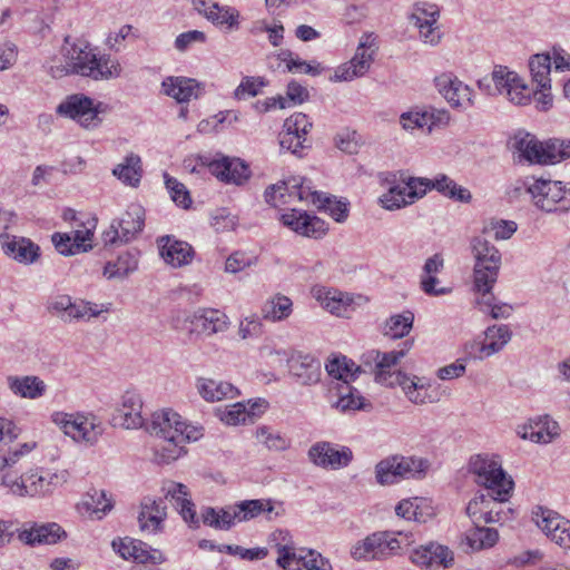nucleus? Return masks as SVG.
Returning a JSON list of instances; mask_svg holds the SVG:
<instances>
[{
  "label": "nucleus",
  "mask_w": 570,
  "mask_h": 570,
  "mask_svg": "<svg viewBox=\"0 0 570 570\" xmlns=\"http://www.w3.org/2000/svg\"><path fill=\"white\" fill-rule=\"evenodd\" d=\"M69 40V37L65 38L66 46L62 50L71 73L94 80H107L120 75L121 67L118 61L109 56L97 57L86 41L78 40L70 45Z\"/></svg>",
  "instance_id": "f257e3e1"
},
{
  "label": "nucleus",
  "mask_w": 570,
  "mask_h": 570,
  "mask_svg": "<svg viewBox=\"0 0 570 570\" xmlns=\"http://www.w3.org/2000/svg\"><path fill=\"white\" fill-rule=\"evenodd\" d=\"M469 471L475 475V482L487 489L498 502L509 500L513 490V480L507 475L501 463L487 454H476L469 461Z\"/></svg>",
  "instance_id": "f03ea898"
},
{
  "label": "nucleus",
  "mask_w": 570,
  "mask_h": 570,
  "mask_svg": "<svg viewBox=\"0 0 570 570\" xmlns=\"http://www.w3.org/2000/svg\"><path fill=\"white\" fill-rule=\"evenodd\" d=\"M326 372L330 376L341 381L336 385L338 400L335 403V407L341 412L368 410L372 404L366 401L357 389L350 384V381H354L356 375L354 373V362L346 356L334 357L328 361L325 365Z\"/></svg>",
  "instance_id": "7ed1b4c3"
},
{
  "label": "nucleus",
  "mask_w": 570,
  "mask_h": 570,
  "mask_svg": "<svg viewBox=\"0 0 570 570\" xmlns=\"http://www.w3.org/2000/svg\"><path fill=\"white\" fill-rule=\"evenodd\" d=\"M471 253L475 259L473 268L474 288L478 293H488L497 283L501 266V253L483 236L470 240Z\"/></svg>",
  "instance_id": "20e7f679"
},
{
  "label": "nucleus",
  "mask_w": 570,
  "mask_h": 570,
  "mask_svg": "<svg viewBox=\"0 0 570 570\" xmlns=\"http://www.w3.org/2000/svg\"><path fill=\"white\" fill-rule=\"evenodd\" d=\"M429 468L426 459L394 454L375 465V479L381 485H391L403 479H421Z\"/></svg>",
  "instance_id": "39448f33"
},
{
  "label": "nucleus",
  "mask_w": 570,
  "mask_h": 570,
  "mask_svg": "<svg viewBox=\"0 0 570 570\" xmlns=\"http://www.w3.org/2000/svg\"><path fill=\"white\" fill-rule=\"evenodd\" d=\"M181 416L171 411L163 410L155 412L150 423L146 426L147 432L163 439L167 445L163 446V456L167 460H176L181 455Z\"/></svg>",
  "instance_id": "423d86ee"
},
{
  "label": "nucleus",
  "mask_w": 570,
  "mask_h": 570,
  "mask_svg": "<svg viewBox=\"0 0 570 570\" xmlns=\"http://www.w3.org/2000/svg\"><path fill=\"white\" fill-rule=\"evenodd\" d=\"M106 110L104 102H96L83 94L67 96L56 108L58 116L71 119L86 129L98 127L102 121L100 115Z\"/></svg>",
  "instance_id": "0eeeda50"
},
{
  "label": "nucleus",
  "mask_w": 570,
  "mask_h": 570,
  "mask_svg": "<svg viewBox=\"0 0 570 570\" xmlns=\"http://www.w3.org/2000/svg\"><path fill=\"white\" fill-rule=\"evenodd\" d=\"M527 191L531 195L534 205L547 213L568 210L570 207V183L544 178L532 179L527 183Z\"/></svg>",
  "instance_id": "6e6552de"
},
{
  "label": "nucleus",
  "mask_w": 570,
  "mask_h": 570,
  "mask_svg": "<svg viewBox=\"0 0 570 570\" xmlns=\"http://www.w3.org/2000/svg\"><path fill=\"white\" fill-rule=\"evenodd\" d=\"M400 179L404 184L403 186L393 185L379 198L381 206L387 210H396L411 205L425 196L428 190H431V179L429 178L405 177L401 174Z\"/></svg>",
  "instance_id": "1a4fd4ad"
},
{
  "label": "nucleus",
  "mask_w": 570,
  "mask_h": 570,
  "mask_svg": "<svg viewBox=\"0 0 570 570\" xmlns=\"http://www.w3.org/2000/svg\"><path fill=\"white\" fill-rule=\"evenodd\" d=\"M52 422L57 424L66 435L75 441H83L95 444L104 432L101 422L95 415L69 414L65 412H55Z\"/></svg>",
  "instance_id": "9d476101"
},
{
  "label": "nucleus",
  "mask_w": 570,
  "mask_h": 570,
  "mask_svg": "<svg viewBox=\"0 0 570 570\" xmlns=\"http://www.w3.org/2000/svg\"><path fill=\"white\" fill-rule=\"evenodd\" d=\"M402 541L392 532L377 531L357 541L351 549V557L356 560H384L397 553Z\"/></svg>",
  "instance_id": "9b49d317"
},
{
  "label": "nucleus",
  "mask_w": 570,
  "mask_h": 570,
  "mask_svg": "<svg viewBox=\"0 0 570 570\" xmlns=\"http://www.w3.org/2000/svg\"><path fill=\"white\" fill-rule=\"evenodd\" d=\"M313 125L303 112H295L285 119L283 130L279 134V146L282 150L303 157L305 150L311 148L307 135Z\"/></svg>",
  "instance_id": "f8f14e48"
},
{
  "label": "nucleus",
  "mask_w": 570,
  "mask_h": 570,
  "mask_svg": "<svg viewBox=\"0 0 570 570\" xmlns=\"http://www.w3.org/2000/svg\"><path fill=\"white\" fill-rule=\"evenodd\" d=\"M47 308L65 323L89 321L101 313L97 304L83 299L73 301L71 296L65 294L52 297Z\"/></svg>",
  "instance_id": "ddd939ff"
},
{
  "label": "nucleus",
  "mask_w": 570,
  "mask_h": 570,
  "mask_svg": "<svg viewBox=\"0 0 570 570\" xmlns=\"http://www.w3.org/2000/svg\"><path fill=\"white\" fill-rule=\"evenodd\" d=\"M276 547V563L284 570H332L331 562L313 550L297 554L294 547L287 543H277Z\"/></svg>",
  "instance_id": "4468645a"
},
{
  "label": "nucleus",
  "mask_w": 570,
  "mask_h": 570,
  "mask_svg": "<svg viewBox=\"0 0 570 570\" xmlns=\"http://www.w3.org/2000/svg\"><path fill=\"white\" fill-rule=\"evenodd\" d=\"M307 455L314 465L326 470L346 468L353 460V452L348 446L326 441L314 443L309 448Z\"/></svg>",
  "instance_id": "2eb2a0df"
},
{
  "label": "nucleus",
  "mask_w": 570,
  "mask_h": 570,
  "mask_svg": "<svg viewBox=\"0 0 570 570\" xmlns=\"http://www.w3.org/2000/svg\"><path fill=\"white\" fill-rule=\"evenodd\" d=\"M533 519L551 541L563 549H570V520L543 507H537Z\"/></svg>",
  "instance_id": "dca6fc26"
},
{
  "label": "nucleus",
  "mask_w": 570,
  "mask_h": 570,
  "mask_svg": "<svg viewBox=\"0 0 570 570\" xmlns=\"http://www.w3.org/2000/svg\"><path fill=\"white\" fill-rule=\"evenodd\" d=\"M111 544L114 550L125 560L150 564H161L166 561L160 550L153 549L140 540L125 538L114 540Z\"/></svg>",
  "instance_id": "f3484780"
},
{
  "label": "nucleus",
  "mask_w": 570,
  "mask_h": 570,
  "mask_svg": "<svg viewBox=\"0 0 570 570\" xmlns=\"http://www.w3.org/2000/svg\"><path fill=\"white\" fill-rule=\"evenodd\" d=\"M289 374L304 386L317 384L322 376V364L318 358L308 353L293 352L287 357Z\"/></svg>",
  "instance_id": "a211bd4d"
},
{
  "label": "nucleus",
  "mask_w": 570,
  "mask_h": 570,
  "mask_svg": "<svg viewBox=\"0 0 570 570\" xmlns=\"http://www.w3.org/2000/svg\"><path fill=\"white\" fill-rule=\"evenodd\" d=\"M434 83L442 97L455 108H468L473 105L472 90L451 72L434 78Z\"/></svg>",
  "instance_id": "6ab92c4d"
},
{
  "label": "nucleus",
  "mask_w": 570,
  "mask_h": 570,
  "mask_svg": "<svg viewBox=\"0 0 570 570\" xmlns=\"http://www.w3.org/2000/svg\"><path fill=\"white\" fill-rule=\"evenodd\" d=\"M114 425L125 429H139L144 426L141 396L134 391L122 394L118 406L112 414Z\"/></svg>",
  "instance_id": "aec40b11"
},
{
  "label": "nucleus",
  "mask_w": 570,
  "mask_h": 570,
  "mask_svg": "<svg viewBox=\"0 0 570 570\" xmlns=\"http://www.w3.org/2000/svg\"><path fill=\"white\" fill-rule=\"evenodd\" d=\"M518 435L539 444H548L560 435V426L550 415L529 419L528 423L518 426Z\"/></svg>",
  "instance_id": "412c9836"
},
{
  "label": "nucleus",
  "mask_w": 570,
  "mask_h": 570,
  "mask_svg": "<svg viewBox=\"0 0 570 570\" xmlns=\"http://www.w3.org/2000/svg\"><path fill=\"white\" fill-rule=\"evenodd\" d=\"M281 222L296 234L312 238L323 237L328 229L323 219L297 209L283 214Z\"/></svg>",
  "instance_id": "4be33fe9"
},
{
  "label": "nucleus",
  "mask_w": 570,
  "mask_h": 570,
  "mask_svg": "<svg viewBox=\"0 0 570 570\" xmlns=\"http://www.w3.org/2000/svg\"><path fill=\"white\" fill-rule=\"evenodd\" d=\"M209 171L226 184L243 185L250 177L248 165L239 158L220 156L208 163Z\"/></svg>",
  "instance_id": "5701e85b"
},
{
  "label": "nucleus",
  "mask_w": 570,
  "mask_h": 570,
  "mask_svg": "<svg viewBox=\"0 0 570 570\" xmlns=\"http://www.w3.org/2000/svg\"><path fill=\"white\" fill-rule=\"evenodd\" d=\"M165 499L169 500L178 510L183 519L193 528L199 527V519L196 515L195 505L190 500L188 488L178 482L168 481L164 484Z\"/></svg>",
  "instance_id": "b1692460"
},
{
  "label": "nucleus",
  "mask_w": 570,
  "mask_h": 570,
  "mask_svg": "<svg viewBox=\"0 0 570 570\" xmlns=\"http://www.w3.org/2000/svg\"><path fill=\"white\" fill-rule=\"evenodd\" d=\"M411 561L422 568L442 566L450 568L453 564V552L445 546L429 542L414 549L410 556Z\"/></svg>",
  "instance_id": "393cba45"
},
{
  "label": "nucleus",
  "mask_w": 570,
  "mask_h": 570,
  "mask_svg": "<svg viewBox=\"0 0 570 570\" xmlns=\"http://www.w3.org/2000/svg\"><path fill=\"white\" fill-rule=\"evenodd\" d=\"M157 243L161 257L173 267H181L191 263L195 252L187 242L166 235L158 238Z\"/></svg>",
  "instance_id": "a878e982"
},
{
  "label": "nucleus",
  "mask_w": 570,
  "mask_h": 570,
  "mask_svg": "<svg viewBox=\"0 0 570 570\" xmlns=\"http://www.w3.org/2000/svg\"><path fill=\"white\" fill-rule=\"evenodd\" d=\"M167 517L166 505L163 499L145 497L140 503L138 522L141 531L156 533L161 531Z\"/></svg>",
  "instance_id": "bb28decb"
},
{
  "label": "nucleus",
  "mask_w": 570,
  "mask_h": 570,
  "mask_svg": "<svg viewBox=\"0 0 570 570\" xmlns=\"http://www.w3.org/2000/svg\"><path fill=\"white\" fill-rule=\"evenodd\" d=\"M0 244L6 255L22 264H31L39 257V246L24 237L0 235Z\"/></svg>",
  "instance_id": "cd10ccee"
},
{
  "label": "nucleus",
  "mask_w": 570,
  "mask_h": 570,
  "mask_svg": "<svg viewBox=\"0 0 570 570\" xmlns=\"http://www.w3.org/2000/svg\"><path fill=\"white\" fill-rule=\"evenodd\" d=\"M66 531L55 522L46 524L35 523L29 529L19 532L18 538L28 546L55 544L66 538Z\"/></svg>",
  "instance_id": "c85d7f7f"
},
{
  "label": "nucleus",
  "mask_w": 570,
  "mask_h": 570,
  "mask_svg": "<svg viewBox=\"0 0 570 570\" xmlns=\"http://www.w3.org/2000/svg\"><path fill=\"white\" fill-rule=\"evenodd\" d=\"M236 511L239 514V522H245L266 513L267 520H273L284 513L282 503L277 505L271 499L244 500L235 503Z\"/></svg>",
  "instance_id": "c756f323"
},
{
  "label": "nucleus",
  "mask_w": 570,
  "mask_h": 570,
  "mask_svg": "<svg viewBox=\"0 0 570 570\" xmlns=\"http://www.w3.org/2000/svg\"><path fill=\"white\" fill-rule=\"evenodd\" d=\"M164 92L177 102H188L191 98L200 96L202 86L193 78L167 77L161 83Z\"/></svg>",
  "instance_id": "7c9ffc66"
},
{
  "label": "nucleus",
  "mask_w": 570,
  "mask_h": 570,
  "mask_svg": "<svg viewBox=\"0 0 570 570\" xmlns=\"http://www.w3.org/2000/svg\"><path fill=\"white\" fill-rule=\"evenodd\" d=\"M193 331H203L212 335L227 330V316L218 309H202L186 317Z\"/></svg>",
  "instance_id": "2f4dec72"
},
{
  "label": "nucleus",
  "mask_w": 570,
  "mask_h": 570,
  "mask_svg": "<svg viewBox=\"0 0 570 570\" xmlns=\"http://www.w3.org/2000/svg\"><path fill=\"white\" fill-rule=\"evenodd\" d=\"M198 519L205 525L216 530H229L239 522V514L236 511V504L226 505L220 509L204 507Z\"/></svg>",
  "instance_id": "473e14b6"
},
{
  "label": "nucleus",
  "mask_w": 570,
  "mask_h": 570,
  "mask_svg": "<svg viewBox=\"0 0 570 570\" xmlns=\"http://www.w3.org/2000/svg\"><path fill=\"white\" fill-rule=\"evenodd\" d=\"M8 386L14 395L30 400L43 396L47 391L46 383L36 375L9 376Z\"/></svg>",
  "instance_id": "72a5a7b5"
},
{
  "label": "nucleus",
  "mask_w": 570,
  "mask_h": 570,
  "mask_svg": "<svg viewBox=\"0 0 570 570\" xmlns=\"http://www.w3.org/2000/svg\"><path fill=\"white\" fill-rule=\"evenodd\" d=\"M114 222L121 232V243H128L142 230L145 210L141 206L131 204L122 216Z\"/></svg>",
  "instance_id": "f704fd0d"
},
{
  "label": "nucleus",
  "mask_w": 570,
  "mask_h": 570,
  "mask_svg": "<svg viewBox=\"0 0 570 570\" xmlns=\"http://www.w3.org/2000/svg\"><path fill=\"white\" fill-rule=\"evenodd\" d=\"M518 78V75L507 67L495 66L491 77L480 79L478 86L490 96L502 95Z\"/></svg>",
  "instance_id": "c9c22d12"
},
{
  "label": "nucleus",
  "mask_w": 570,
  "mask_h": 570,
  "mask_svg": "<svg viewBox=\"0 0 570 570\" xmlns=\"http://www.w3.org/2000/svg\"><path fill=\"white\" fill-rule=\"evenodd\" d=\"M376 50V37L373 33L363 35L354 57L348 61L354 68L353 75H360L362 77L368 71Z\"/></svg>",
  "instance_id": "e433bc0d"
},
{
  "label": "nucleus",
  "mask_w": 570,
  "mask_h": 570,
  "mask_svg": "<svg viewBox=\"0 0 570 570\" xmlns=\"http://www.w3.org/2000/svg\"><path fill=\"white\" fill-rule=\"evenodd\" d=\"M197 390L202 397L208 402L233 399L238 394V390L233 384L205 377L198 379Z\"/></svg>",
  "instance_id": "4c0bfd02"
},
{
  "label": "nucleus",
  "mask_w": 570,
  "mask_h": 570,
  "mask_svg": "<svg viewBox=\"0 0 570 570\" xmlns=\"http://www.w3.org/2000/svg\"><path fill=\"white\" fill-rule=\"evenodd\" d=\"M411 346L412 342L406 341L404 342V348L386 353L380 352L379 363L376 364V367H379V373H376V382L391 386V381H394L395 376L401 373L400 371L391 372V368L405 356Z\"/></svg>",
  "instance_id": "58836bf2"
},
{
  "label": "nucleus",
  "mask_w": 570,
  "mask_h": 570,
  "mask_svg": "<svg viewBox=\"0 0 570 570\" xmlns=\"http://www.w3.org/2000/svg\"><path fill=\"white\" fill-rule=\"evenodd\" d=\"M267 407L265 400L253 403L249 409L243 403L233 404L222 415V421L228 425H237L239 423H253L254 419Z\"/></svg>",
  "instance_id": "ea45409f"
},
{
  "label": "nucleus",
  "mask_w": 570,
  "mask_h": 570,
  "mask_svg": "<svg viewBox=\"0 0 570 570\" xmlns=\"http://www.w3.org/2000/svg\"><path fill=\"white\" fill-rule=\"evenodd\" d=\"M395 512L401 518L414 520L419 523L426 522L434 514L428 501L417 497L402 500L396 505Z\"/></svg>",
  "instance_id": "a19ab883"
},
{
  "label": "nucleus",
  "mask_w": 570,
  "mask_h": 570,
  "mask_svg": "<svg viewBox=\"0 0 570 570\" xmlns=\"http://www.w3.org/2000/svg\"><path fill=\"white\" fill-rule=\"evenodd\" d=\"M315 297L324 308L337 316H345L352 304L347 294L326 287L315 289Z\"/></svg>",
  "instance_id": "79ce46f5"
},
{
  "label": "nucleus",
  "mask_w": 570,
  "mask_h": 570,
  "mask_svg": "<svg viewBox=\"0 0 570 570\" xmlns=\"http://www.w3.org/2000/svg\"><path fill=\"white\" fill-rule=\"evenodd\" d=\"M29 483V497L45 495L50 493L57 485L67 480L66 472L58 473H31L27 475Z\"/></svg>",
  "instance_id": "37998d69"
},
{
  "label": "nucleus",
  "mask_w": 570,
  "mask_h": 570,
  "mask_svg": "<svg viewBox=\"0 0 570 570\" xmlns=\"http://www.w3.org/2000/svg\"><path fill=\"white\" fill-rule=\"evenodd\" d=\"M286 184L288 198H297L301 202H309L313 205H318L322 202L324 193L314 190L309 179L294 176L287 178Z\"/></svg>",
  "instance_id": "c03bdc74"
},
{
  "label": "nucleus",
  "mask_w": 570,
  "mask_h": 570,
  "mask_svg": "<svg viewBox=\"0 0 570 570\" xmlns=\"http://www.w3.org/2000/svg\"><path fill=\"white\" fill-rule=\"evenodd\" d=\"M435 189L443 196L460 203H470L472 195L469 189L459 186L445 174H439L431 179V190Z\"/></svg>",
  "instance_id": "a18cd8bd"
},
{
  "label": "nucleus",
  "mask_w": 570,
  "mask_h": 570,
  "mask_svg": "<svg viewBox=\"0 0 570 570\" xmlns=\"http://www.w3.org/2000/svg\"><path fill=\"white\" fill-rule=\"evenodd\" d=\"M513 147L529 163L542 164L543 142L529 132H519L513 138Z\"/></svg>",
  "instance_id": "49530a36"
},
{
  "label": "nucleus",
  "mask_w": 570,
  "mask_h": 570,
  "mask_svg": "<svg viewBox=\"0 0 570 570\" xmlns=\"http://www.w3.org/2000/svg\"><path fill=\"white\" fill-rule=\"evenodd\" d=\"M532 80L538 88L551 89V56L550 52L533 55L529 60Z\"/></svg>",
  "instance_id": "de8ad7c7"
},
{
  "label": "nucleus",
  "mask_w": 570,
  "mask_h": 570,
  "mask_svg": "<svg viewBox=\"0 0 570 570\" xmlns=\"http://www.w3.org/2000/svg\"><path fill=\"white\" fill-rule=\"evenodd\" d=\"M141 159L138 155H128L121 164L114 168L112 174L129 186H137L141 178Z\"/></svg>",
  "instance_id": "09e8293b"
},
{
  "label": "nucleus",
  "mask_w": 570,
  "mask_h": 570,
  "mask_svg": "<svg viewBox=\"0 0 570 570\" xmlns=\"http://www.w3.org/2000/svg\"><path fill=\"white\" fill-rule=\"evenodd\" d=\"M499 540V533L493 528L481 527L480 523L469 530L465 542L473 551L492 548Z\"/></svg>",
  "instance_id": "8fccbe9b"
},
{
  "label": "nucleus",
  "mask_w": 570,
  "mask_h": 570,
  "mask_svg": "<svg viewBox=\"0 0 570 570\" xmlns=\"http://www.w3.org/2000/svg\"><path fill=\"white\" fill-rule=\"evenodd\" d=\"M203 16L216 26H226L228 29L238 28L239 12L232 7L220 6L217 2L210 3Z\"/></svg>",
  "instance_id": "3c124183"
},
{
  "label": "nucleus",
  "mask_w": 570,
  "mask_h": 570,
  "mask_svg": "<svg viewBox=\"0 0 570 570\" xmlns=\"http://www.w3.org/2000/svg\"><path fill=\"white\" fill-rule=\"evenodd\" d=\"M500 352V346L495 343H487L480 337L468 341L463 345V356L460 357L465 364L469 361H482L495 353Z\"/></svg>",
  "instance_id": "603ef678"
},
{
  "label": "nucleus",
  "mask_w": 570,
  "mask_h": 570,
  "mask_svg": "<svg viewBox=\"0 0 570 570\" xmlns=\"http://www.w3.org/2000/svg\"><path fill=\"white\" fill-rule=\"evenodd\" d=\"M399 385L402 387L409 400L415 404H423L426 400V389L419 377H409L405 373H399L391 386Z\"/></svg>",
  "instance_id": "864d4df0"
},
{
  "label": "nucleus",
  "mask_w": 570,
  "mask_h": 570,
  "mask_svg": "<svg viewBox=\"0 0 570 570\" xmlns=\"http://www.w3.org/2000/svg\"><path fill=\"white\" fill-rule=\"evenodd\" d=\"M414 314L410 311L392 315L385 321L383 334L391 338L406 336L413 327Z\"/></svg>",
  "instance_id": "5fc2aeb1"
},
{
  "label": "nucleus",
  "mask_w": 570,
  "mask_h": 570,
  "mask_svg": "<svg viewBox=\"0 0 570 570\" xmlns=\"http://www.w3.org/2000/svg\"><path fill=\"white\" fill-rule=\"evenodd\" d=\"M441 116H445V112H439V117H435L434 112L429 111H407L403 112L400 117L402 127L406 130L411 129H423L428 128L431 131L432 126L436 121L441 120Z\"/></svg>",
  "instance_id": "6e6d98bb"
},
{
  "label": "nucleus",
  "mask_w": 570,
  "mask_h": 570,
  "mask_svg": "<svg viewBox=\"0 0 570 570\" xmlns=\"http://www.w3.org/2000/svg\"><path fill=\"white\" fill-rule=\"evenodd\" d=\"M138 267V259L136 254L126 252L118 256L117 261L107 263L104 269V275L108 278L125 277L136 271Z\"/></svg>",
  "instance_id": "4d7b16f0"
},
{
  "label": "nucleus",
  "mask_w": 570,
  "mask_h": 570,
  "mask_svg": "<svg viewBox=\"0 0 570 570\" xmlns=\"http://www.w3.org/2000/svg\"><path fill=\"white\" fill-rule=\"evenodd\" d=\"M292 301L284 295H276L266 302L262 313L265 320L277 322L287 318L292 313Z\"/></svg>",
  "instance_id": "13d9d810"
},
{
  "label": "nucleus",
  "mask_w": 570,
  "mask_h": 570,
  "mask_svg": "<svg viewBox=\"0 0 570 570\" xmlns=\"http://www.w3.org/2000/svg\"><path fill=\"white\" fill-rule=\"evenodd\" d=\"M570 157V140L549 139L543 144L542 164H556Z\"/></svg>",
  "instance_id": "bf43d9fd"
},
{
  "label": "nucleus",
  "mask_w": 570,
  "mask_h": 570,
  "mask_svg": "<svg viewBox=\"0 0 570 570\" xmlns=\"http://www.w3.org/2000/svg\"><path fill=\"white\" fill-rule=\"evenodd\" d=\"M83 505L86 507L87 511L91 512L92 514H97V518L99 519L112 508L111 501L107 498L106 492L104 490L97 489H92L87 493Z\"/></svg>",
  "instance_id": "052dcab7"
},
{
  "label": "nucleus",
  "mask_w": 570,
  "mask_h": 570,
  "mask_svg": "<svg viewBox=\"0 0 570 570\" xmlns=\"http://www.w3.org/2000/svg\"><path fill=\"white\" fill-rule=\"evenodd\" d=\"M256 440L265 445L268 450L282 451L288 446L287 440L279 433L274 432L271 428L258 426L255 432Z\"/></svg>",
  "instance_id": "680f3d73"
},
{
  "label": "nucleus",
  "mask_w": 570,
  "mask_h": 570,
  "mask_svg": "<svg viewBox=\"0 0 570 570\" xmlns=\"http://www.w3.org/2000/svg\"><path fill=\"white\" fill-rule=\"evenodd\" d=\"M266 85L267 81L263 77L246 76L235 89L234 98L237 100H244L248 97H256Z\"/></svg>",
  "instance_id": "e2e57ef3"
},
{
  "label": "nucleus",
  "mask_w": 570,
  "mask_h": 570,
  "mask_svg": "<svg viewBox=\"0 0 570 570\" xmlns=\"http://www.w3.org/2000/svg\"><path fill=\"white\" fill-rule=\"evenodd\" d=\"M164 178L166 188L168 189L175 204L185 209L189 208L191 205V198L186 186L178 181L176 178L170 177L168 174H165Z\"/></svg>",
  "instance_id": "0e129e2a"
},
{
  "label": "nucleus",
  "mask_w": 570,
  "mask_h": 570,
  "mask_svg": "<svg viewBox=\"0 0 570 570\" xmlns=\"http://www.w3.org/2000/svg\"><path fill=\"white\" fill-rule=\"evenodd\" d=\"M498 500H495L489 493H479L476 494L466 507V514L472 519L473 524L480 523V520H476L485 509L489 508L490 504H498Z\"/></svg>",
  "instance_id": "69168bd1"
},
{
  "label": "nucleus",
  "mask_w": 570,
  "mask_h": 570,
  "mask_svg": "<svg viewBox=\"0 0 570 570\" xmlns=\"http://www.w3.org/2000/svg\"><path fill=\"white\" fill-rule=\"evenodd\" d=\"M219 552H225L232 556H239L244 560H262L268 554L266 548H253L246 549L236 544H220L218 547Z\"/></svg>",
  "instance_id": "338daca9"
},
{
  "label": "nucleus",
  "mask_w": 570,
  "mask_h": 570,
  "mask_svg": "<svg viewBox=\"0 0 570 570\" xmlns=\"http://www.w3.org/2000/svg\"><path fill=\"white\" fill-rule=\"evenodd\" d=\"M480 294H481V297L478 303H479V305L485 306L487 308L490 309V315L492 318H494V320L508 318L511 315L512 306H510L509 304H505V303H502V304L494 303L495 298L492 295L491 289L487 294L485 293H480Z\"/></svg>",
  "instance_id": "774afa93"
}]
</instances>
